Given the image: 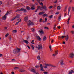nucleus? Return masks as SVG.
I'll use <instances>...</instances> for the list:
<instances>
[{
  "label": "nucleus",
  "instance_id": "obj_1",
  "mask_svg": "<svg viewBox=\"0 0 74 74\" xmlns=\"http://www.w3.org/2000/svg\"><path fill=\"white\" fill-rule=\"evenodd\" d=\"M45 66H44V69H47V66L53 67H56V66L53 65L51 64H45Z\"/></svg>",
  "mask_w": 74,
  "mask_h": 74
},
{
  "label": "nucleus",
  "instance_id": "obj_2",
  "mask_svg": "<svg viewBox=\"0 0 74 74\" xmlns=\"http://www.w3.org/2000/svg\"><path fill=\"white\" fill-rule=\"evenodd\" d=\"M18 11H23L25 13L27 12V10L26 9H25L23 8H21L20 9H18L17 10L16 12H18Z\"/></svg>",
  "mask_w": 74,
  "mask_h": 74
},
{
  "label": "nucleus",
  "instance_id": "obj_3",
  "mask_svg": "<svg viewBox=\"0 0 74 74\" xmlns=\"http://www.w3.org/2000/svg\"><path fill=\"white\" fill-rule=\"evenodd\" d=\"M38 47L36 46V48H38V50H40V49H42V45L41 44L38 45Z\"/></svg>",
  "mask_w": 74,
  "mask_h": 74
},
{
  "label": "nucleus",
  "instance_id": "obj_4",
  "mask_svg": "<svg viewBox=\"0 0 74 74\" xmlns=\"http://www.w3.org/2000/svg\"><path fill=\"white\" fill-rule=\"evenodd\" d=\"M40 10H44V11H47V7L45 5L43 6H41Z\"/></svg>",
  "mask_w": 74,
  "mask_h": 74
},
{
  "label": "nucleus",
  "instance_id": "obj_5",
  "mask_svg": "<svg viewBox=\"0 0 74 74\" xmlns=\"http://www.w3.org/2000/svg\"><path fill=\"white\" fill-rule=\"evenodd\" d=\"M29 23L27 24L28 26H30L34 25V24L33 23V22L30 21V20H29Z\"/></svg>",
  "mask_w": 74,
  "mask_h": 74
},
{
  "label": "nucleus",
  "instance_id": "obj_6",
  "mask_svg": "<svg viewBox=\"0 0 74 74\" xmlns=\"http://www.w3.org/2000/svg\"><path fill=\"white\" fill-rule=\"evenodd\" d=\"M13 53L14 54H16V53H18V52H19V51L17 50L16 49H14L13 50Z\"/></svg>",
  "mask_w": 74,
  "mask_h": 74
},
{
  "label": "nucleus",
  "instance_id": "obj_7",
  "mask_svg": "<svg viewBox=\"0 0 74 74\" xmlns=\"http://www.w3.org/2000/svg\"><path fill=\"white\" fill-rule=\"evenodd\" d=\"M19 18V15L15 16L14 18H12V20H11V21H14V19H16V18Z\"/></svg>",
  "mask_w": 74,
  "mask_h": 74
},
{
  "label": "nucleus",
  "instance_id": "obj_8",
  "mask_svg": "<svg viewBox=\"0 0 74 74\" xmlns=\"http://www.w3.org/2000/svg\"><path fill=\"white\" fill-rule=\"evenodd\" d=\"M74 54L73 53H70V55H69V57L71 58H74Z\"/></svg>",
  "mask_w": 74,
  "mask_h": 74
},
{
  "label": "nucleus",
  "instance_id": "obj_9",
  "mask_svg": "<svg viewBox=\"0 0 74 74\" xmlns=\"http://www.w3.org/2000/svg\"><path fill=\"white\" fill-rule=\"evenodd\" d=\"M24 21H25L26 22L28 21V17L26 16L24 18Z\"/></svg>",
  "mask_w": 74,
  "mask_h": 74
},
{
  "label": "nucleus",
  "instance_id": "obj_10",
  "mask_svg": "<svg viewBox=\"0 0 74 74\" xmlns=\"http://www.w3.org/2000/svg\"><path fill=\"white\" fill-rule=\"evenodd\" d=\"M64 37H66V38L65 39V40L66 41L68 40H69V36L68 35H66V36H64Z\"/></svg>",
  "mask_w": 74,
  "mask_h": 74
},
{
  "label": "nucleus",
  "instance_id": "obj_11",
  "mask_svg": "<svg viewBox=\"0 0 74 74\" xmlns=\"http://www.w3.org/2000/svg\"><path fill=\"white\" fill-rule=\"evenodd\" d=\"M19 71H20V72H25V70L22 69H19Z\"/></svg>",
  "mask_w": 74,
  "mask_h": 74
},
{
  "label": "nucleus",
  "instance_id": "obj_12",
  "mask_svg": "<svg viewBox=\"0 0 74 74\" xmlns=\"http://www.w3.org/2000/svg\"><path fill=\"white\" fill-rule=\"evenodd\" d=\"M39 32L41 34H44V33H43V30L41 29H40L39 30Z\"/></svg>",
  "mask_w": 74,
  "mask_h": 74
},
{
  "label": "nucleus",
  "instance_id": "obj_13",
  "mask_svg": "<svg viewBox=\"0 0 74 74\" xmlns=\"http://www.w3.org/2000/svg\"><path fill=\"white\" fill-rule=\"evenodd\" d=\"M32 10H35V8L34 7V6L32 5V7L30 8Z\"/></svg>",
  "mask_w": 74,
  "mask_h": 74
},
{
  "label": "nucleus",
  "instance_id": "obj_14",
  "mask_svg": "<svg viewBox=\"0 0 74 74\" xmlns=\"http://www.w3.org/2000/svg\"><path fill=\"white\" fill-rule=\"evenodd\" d=\"M71 10V7L69 6L68 8V15H69V13L70 12V11Z\"/></svg>",
  "mask_w": 74,
  "mask_h": 74
},
{
  "label": "nucleus",
  "instance_id": "obj_15",
  "mask_svg": "<svg viewBox=\"0 0 74 74\" xmlns=\"http://www.w3.org/2000/svg\"><path fill=\"white\" fill-rule=\"evenodd\" d=\"M60 62L61 65H64V64L63 63V60H61L60 61Z\"/></svg>",
  "mask_w": 74,
  "mask_h": 74
},
{
  "label": "nucleus",
  "instance_id": "obj_16",
  "mask_svg": "<svg viewBox=\"0 0 74 74\" xmlns=\"http://www.w3.org/2000/svg\"><path fill=\"white\" fill-rule=\"evenodd\" d=\"M36 37L38 40H39V41H41V38L40 37V36H36Z\"/></svg>",
  "mask_w": 74,
  "mask_h": 74
},
{
  "label": "nucleus",
  "instance_id": "obj_17",
  "mask_svg": "<svg viewBox=\"0 0 74 74\" xmlns=\"http://www.w3.org/2000/svg\"><path fill=\"white\" fill-rule=\"evenodd\" d=\"M26 9L27 10H28V11H29L31 10L29 6H27L26 7Z\"/></svg>",
  "mask_w": 74,
  "mask_h": 74
},
{
  "label": "nucleus",
  "instance_id": "obj_18",
  "mask_svg": "<svg viewBox=\"0 0 74 74\" xmlns=\"http://www.w3.org/2000/svg\"><path fill=\"white\" fill-rule=\"evenodd\" d=\"M44 13H45V12H40L39 13V15H42V14H43Z\"/></svg>",
  "mask_w": 74,
  "mask_h": 74
},
{
  "label": "nucleus",
  "instance_id": "obj_19",
  "mask_svg": "<svg viewBox=\"0 0 74 74\" xmlns=\"http://www.w3.org/2000/svg\"><path fill=\"white\" fill-rule=\"evenodd\" d=\"M2 18L3 19L5 20V19H6L7 18V16H6V15H5Z\"/></svg>",
  "mask_w": 74,
  "mask_h": 74
},
{
  "label": "nucleus",
  "instance_id": "obj_20",
  "mask_svg": "<svg viewBox=\"0 0 74 74\" xmlns=\"http://www.w3.org/2000/svg\"><path fill=\"white\" fill-rule=\"evenodd\" d=\"M57 9L58 10H60V9H61V7L60 6H58L57 7Z\"/></svg>",
  "mask_w": 74,
  "mask_h": 74
},
{
  "label": "nucleus",
  "instance_id": "obj_21",
  "mask_svg": "<svg viewBox=\"0 0 74 74\" xmlns=\"http://www.w3.org/2000/svg\"><path fill=\"white\" fill-rule=\"evenodd\" d=\"M43 41H45L46 40H47V37L46 36H45L43 37Z\"/></svg>",
  "mask_w": 74,
  "mask_h": 74
},
{
  "label": "nucleus",
  "instance_id": "obj_22",
  "mask_svg": "<svg viewBox=\"0 0 74 74\" xmlns=\"http://www.w3.org/2000/svg\"><path fill=\"white\" fill-rule=\"evenodd\" d=\"M24 42L25 43H26V44H29V41H27V40H24Z\"/></svg>",
  "mask_w": 74,
  "mask_h": 74
},
{
  "label": "nucleus",
  "instance_id": "obj_23",
  "mask_svg": "<svg viewBox=\"0 0 74 74\" xmlns=\"http://www.w3.org/2000/svg\"><path fill=\"white\" fill-rule=\"evenodd\" d=\"M37 59L38 60H40L41 59V58H40V56L38 55L37 56Z\"/></svg>",
  "mask_w": 74,
  "mask_h": 74
},
{
  "label": "nucleus",
  "instance_id": "obj_24",
  "mask_svg": "<svg viewBox=\"0 0 74 74\" xmlns=\"http://www.w3.org/2000/svg\"><path fill=\"white\" fill-rule=\"evenodd\" d=\"M31 47L32 48L33 50H34V47H33V45H31Z\"/></svg>",
  "mask_w": 74,
  "mask_h": 74
},
{
  "label": "nucleus",
  "instance_id": "obj_25",
  "mask_svg": "<svg viewBox=\"0 0 74 74\" xmlns=\"http://www.w3.org/2000/svg\"><path fill=\"white\" fill-rule=\"evenodd\" d=\"M73 73V70H71L70 71H69V74H72Z\"/></svg>",
  "mask_w": 74,
  "mask_h": 74
},
{
  "label": "nucleus",
  "instance_id": "obj_26",
  "mask_svg": "<svg viewBox=\"0 0 74 74\" xmlns=\"http://www.w3.org/2000/svg\"><path fill=\"white\" fill-rule=\"evenodd\" d=\"M42 16L44 17L47 16V17H48V15H47V14H43Z\"/></svg>",
  "mask_w": 74,
  "mask_h": 74
},
{
  "label": "nucleus",
  "instance_id": "obj_27",
  "mask_svg": "<svg viewBox=\"0 0 74 74\" xmlns=\"http://www.w3.org/2000/svg\"><path fill=\"white\" fill-rule=\"evenodd\" d=\"M31 71H32V72H33V73H34L35 72V70H34V69H31Z\"/></svg>",
  "mask_w": 74,
  "mask_h": 74
},
{
  "label": "nucleus",
  "instance_id": "obj_28",
  "mask_svg": "<svg viewBox=\"0 0 74 74\" xmlns=\"http://www.w3.org/2000/svg\"><path fill=\"white\" fill-rule=\"evenodd\" d=\"M70 18L69 17L68 18V20L67 21V24L68 25V24H69V21H70Z\"/></svg>",
  "mask_w": 74,
  "mask_h": 74
},
{
  "label": "nucleus",
  "instance_id": "obj_29",
  "mask_svg": "<svg viewBox=\"0 0 74 74\" xmlns=\"http://www.w3.org/2000/svg\"><path fill=\"white\" fill-rule=\"evenodd\" d=\"M62 17V16L60 15V16H59V17H58V20L59 21L61 20V18Z\"/></svg>",
  "mask_w": 74,
  "mask_h": 74
},
{
  "label": "nucleus",
  "instance_id": "obj_30",
  "mask_svg": "<svg viewBox=\"0 0 74 74\" xmlns=\"http://www.w3.org/2000/svg\"><path fill=\"white\" fill-rule=\"evenodd\" d=\"M49 18L50 19H52L53 18V15H51L49 16Z\"/></svg>",
  "mask_w": 74,
  "mask_h": 74
},
{
  "label": "nucleus",
  "instance_id": "obj_31",
  "mask_svg": "<svg viewBox=\"0 0 74 74\" xmlns=\"http://www.w3.org/2000/svg\"><path fill=\"white\" fill-rule=\"evenodd\" d=\"M58 51H55V56H56V55H58Z\"/></svg>",
  "mask_w": 74,
  "mask_h": 74
},
{
  "label": "nucleus",
  "instance_id": "obj_32",
  "mask_svg": "<svg viewBox=\"0 0 74 74\" xmlns=\"http://www.w3.org/2000/svg\"><path fill=\"white\" fill-rule=\"evenodd\" d=\"M67 7H66L65 8V9L64 10V12H66V10H67Z\"/></svg>",
  "mask_w": 74,
  "mask_h": 74
},
{
  "label": "nucleus",
  "instance_id": "obj_33",
  "mask_svg": "<svg viewBox=\"0 0 74 74\" xmlns=\"http://www.w3.org/2000/svg\"><path fill=\"white\" fill-rule=\"evenodd\" d=\"M40 70L42 71H44V68H41V69H40Z\"/></svg>",
  "mask_w": 74,
  "mask_h": 74
},
{
  "label": "nucleus",
  "instance_id": "obj_34",
  "mask_svg": "<svg viewBox=\"0 0 74 74\" xmlns=\"http://www.w3.org/2000/svg\"><path fill=\"white\" fill-rule=\"evenodd\" d=\"M37 8L38 9H39L40 10H42V9H40L41 7H40V6H38Z\"/></svg>",
  "mask_w": 74,
  "mask_h": 74
},
{
  "label": "nucleus",
  "instance_id": "obj_35",
  "mask_svg": "<svg viewBox=\"0 0 74 74\" xmlns=\"http://www.w3.org/2000/svg\"><path fill=\"white\" fill-rule=\"evenodd\" d=\"M49 48H50L51 51H52V48L51 47V46L50 45L49 46Z\"/></svg>",
  "mask_w": 74,
  "mask_h": 74
},
{
  "label": "nucleus",
  "instance_id": "obj_36",
  "mask_svg": "<svg viewBox=\"0 0 74 74\" xmlns=\"http://www.w3.org/2000/svg\"><path fill=\"white\" fill-rule=\"evenodd\" d=\"M53 8V6H50L49 7V9H51V8Z\"/></svg>",
  "mask_w": 74,
  "mask_h": 74
},
{
  "label": "nucleus",
  "instance_id": "obj_37",
  "mask_svg": "<svg viewBox=\"0 0 74 74\" xmlns=\"http://www.w3.org/2000/svg\"><path fill=\"white\" fill-rule=\"evenodd\" d=\"M32 32H34L35 31V29L34 28H32Z\"/></svg>",
  "mask_w": 74,
  "mask_h": 74
},
{
  "label": "nucleus",
  "instance_id": "obj_38",
  "mask_svg": "<svg viewBox=\"0 0 74 74\" xmlns=\"http://www.w3.org/2000/svg\"><path fill=\"white\" fill-rule=\"evenodd\" d=\"M39 4L42 5V6H43V3L42 2H41Z\"/></svg>",
  "mask_w": 74,
  "mask_h": 74
},
{
  "label": "nucleus",
  "instance_id": "obj_39",
  "mask_svg": "<svg viewBox=\"0 0 74 74\" xmlns=\"http://www.w3.org/2000/svg\"><path fill=\"white\" fill-rule=\"evenodd\" d=\"M40 68H43V66H42V64H40Z\"/></svg>",
  "mask_w": 74,
  "mask_h": 74
},
{
  "label": "nucleus",
  "instance_id": "obj_40",
  "mask_svg": "<svg viewBox=\"0 0 74 74\" xmlns=\"http://www.w3.org/2000/svg\"><path fill=\"white\" fill-rule=\"evenodd\" d=\"M13 32H14V33H16L17 31L16 30H14L13 31Z\"/></svg>",
  "mask_w": 74,
  "mask_h": 74
},
{
  "label": "nucleus",
  "instance_id": "obj_41",
  "mask_svg": "<svg viewBox=\"0 0 74 74\" xmlns=\"http://www.w3.org/2000/svg\"><path fill=\"white\" fill-rule=\"evenodd\" d=\"M8 13H9V12H8V11H7V13L5 15V16L6 15V16H7V15H8Z\"/></svg>",
  "mask_w": 74,
  "mask_h": 74
},
{
  "label": "nucleus",
  "instance_id": "obj_42",
  "mask_svg": "<svg viewBox=\"0 0 74 74\" xmlns=\"http://www.w3.org/2000/svg\"><path fill=\"white\" fill-rule=\"evenodd\" d=\"M44 29H49V28H48V27H45Z\"/></svg>",
  "mask_w": 74,
  "mask_h": 74
},
{
  "label": "nucleus",
  "instance_id": "obj_43",
  "mask_svg": "<svg viewBox=\"0 0 74 74\" xmlns=\"http://www.w3.org/2000/svg\"><path fill=\"white\" fill-rule=\"evenodd\" d=\"M8 35H9V34L8 33L6 34L5 35V37H8Z\"/></svg>",
  "mask_w": 74,
  "mask_h": 74
},
{
  "label": "nucleus",
  "instance_id": "obj_44",
  "mask_svg": "<svg viewBox=\"0 0 74 74\" xmlns=\"http://www.w3.org/2000/svg\"><path fill=\"white\" fill-rule=\"evenodd\" d=\"M43 73H44V74H48V72H43Z\"/></svg>",
  "mask_w": 74,
  "mask_h": 74
},
{
  "label": "nucleus",
  "instance_id": "obj_45",
  "mask_svg": "<svg viewBox=\"0 0 74 74\" xmlns=\"http://www.w3.org/2000/svg\"><path fill=\"white\" fill-rule=\"evenodd\" d=\"M14 69H19V68L18 67H15Z\"/></svg>",
  "mask_w": 74,
  "mask_h": 74
},
{
  "label": "nucleus",
  "instance_id": "obj_46",
  "mask_svg": "<svg viewBox=\"0 0 74 74\" xmlns=\"http://www.w3.org/2000/svg\"><path fill=\"white\" fill-rule=\"evenodd\" d=\"M17 50H18V51H21V49H18V48H17Z\"/></svg>",
  "mask_w": 74,
  "mask_h": 74
},
{
  "label": "nucleus",
  "instance_id": "obj_47",
  "mask_svg": "<svg viewBox=\"0 0 74 74\" xmlns=\"http://www.w3.org/2000/svg\"><path fill=\"white\" fill-rule=\"evenodd\" d=\"M57 28H58V29H60L61 28L60 26H58L57 27Z\"/></svg>",
  "mask_w": 74,
  "mask_h": 74
},
{
  "label": "nucleus",
  "instance_id": "obj_48",
  "mask_svg": "<svg viewBox=\"0 0 74 74\" xmlns=\"http://www.w3.org/2000/svg\"><path fill=\"white\" fill-rule=\"evenodd\" d=\"M21 21H22V20H21V19H20V20L19 21H18V22H17V23H18V24L19 23V22H21Z\"/></svg>",
  "mask_w": 74,
  "mask_h": 74
},
{
  "label": "nucleus",
  "instance_id": "obj_49",
  "mask_svg": "<svg viewBox=\"0 0 74 74\" xmlns=\"http://www.w3.org/2000/svg\"><path fill=\"white\" fill-rule=\"evenodd\" d=\"M4 30H7V27H5L4 28Z\"/></svg>",
  "mask_w": 74,
  "mask_h": 74
},
{
  "label": "nucleus",
  "instance_id": "obj_50",
  "mask_svg": "<svg viewBox=\"0 0 74 74\" xmlns=\"http://www.w3.org/2000/svg\"><path fill=\"white\" fill-rule=\"evenodd\" d=\"M57 2H58V1L56 0V1L54 2V3H57Z\"/></svg>",
  "mask_w": 74,
  "mask_h": 74
},
{
  "label": "nucleus",
  "instance_id": "obj_51",
  "mask_svg": "<svg viewBox=\"0 0 74 74\" xmlns=\"http://www.w3.org/2000/svg\"><path fill=\"white\" fill-rule=\"evenodd\" d=\"M47 18H45V22H47Z\"/></svg>",
  "mask_w": 74,
  "mask_h": 74
},
{
  "label": "nucleus",
  "instance_id": "obj_52",
  "mask_svg": "<svg viewBox=\"0 0 74 74\" xmlns=\"http://www.w3.org/2000/svg\"><path fill=\"white\" fill-rule=\"evenodd\" d=\"M54 27L55 28H56V25L55 24V25H54Z\"/></svg>",
  "mask_w": 74,
  "mask_h": 74
},
{
  "label": "nucleus",
  "instance_id": "obj_53",
  "mask_svg": "<svg viewBox=\"0 0 74 74\" xmlns=\"http://www.w3.org/2000/svg\"><path fill=\"white\" fill-rule=\"evenodd\" d=\"M12 60L13 61V62H14V61H15V59H12Z\"/></svg>",
  "mask_w": 74,
  "mask_h": 74
},
{
  "label": "nucleus",
  "instance_id": "obj_54",
  "mask_svg": "<svg viewBox=\"0 0 74 74\" xmlns=\"http://www.w3.org/2000/svg\"><path fill=\"white\" fill-rule=\"evenodd\" d=\"M64 16H66L67 15L66 14V13H64Z\"/></svg>",
  "mask_w": 74,
  "mask_h": 74
},
{
  "label": "nucleus",
  "instance_id": "obj_55",
  "mask_svg": "<svg viewBox=\"0 0 74 74\" xmlns=\"http://www.w3.org/2000/svg\"><path fill=\"white\" fill-rule=\"evenodd\" d=\"M39 66H37V65H36L35 66V67H36V68H38Z\"/></svg>",
  "mask_w": 74,
  "mask_h": 74
},
{
  "label": "nucleus",
  "instance_id": "obj_56",
  "mask_svg": "<svg viewBox=\"0 0 74 74\" xmlns=\"http://www.w3.org/2000/svg\"><path fill=\"white\" fill-rule=\"evenodd\" d=\"M53 41H54V40L53 39V40L51 42V43H53Z\"/></svg>",
  "mask_w": 74,
  "mask_h": 74
},
{
  "label": "nucleus",
  "instance_id": "obj_57",
  "mask_svg": "<svg viewBox=\"0 0 74 74\" xmlns=\"http://www.w3.org/2000/svg\"><path fill=\"white\" fill-rule=\"evenodd\" d=\"M37 1H38V3H40V1L39 0H36Z\"/></svg>",
  "mask_w": 74,
  "mask_h": 74
},
{
  "label": "nucleus",
  "instance_id": "obj_58",
  "mask_svg": "<svg viewBox=\"0 0 74 74\" xmlns=\"http://www.w3.org/2000/svg\"><path fill=\"white\" fill-rule=\"evenodd\" d=\"M72 10L73 11H74V7H72Z\"/></svg>",
  "mask_w": 74,
  "mask_h": 74
},
{
  "label": "nucleus",
  "instance_id": "obj_59",
  "mask_svg": "<svg viewBox=\"0 0 74 74\" xmlns=\"http://www.w3.org/2000/svg\"><path fill=\"white\" fill-rule=\"evenodd\" d=\"M73 2V0H71L70 2V3H71Z\"/></svg>",
  "mask_w": 74,
  "mask_h": 74
},
{
  "label": "nucleus",
  "instance_id": "obj_60",
  "mask_svg": "<svg viewBox=\"0 0 74 74\" xmlns=\"http://www.w3.org/2000/svg\"><path fill=\"white\" fill-rule=\"evenodd\" d=\"M42 19L41 18L40 20V22H41V21H42Z\"/></svg>",
  "mask_w": 74,
  "mask_h": 74
},
{
  "label": "nucleus",
  "instance_id": "obj_61",
  "mask_svg": "<svg viewBox=\"0 0 74 74\" xmlns=\"http://www.w3.org/2000/svg\"><path fill=\"white\" fill-rule=\"evenodd\" d=\"M27 47H28V48H29V49H30V47L29 46L27 45Z\"/></svg>",
  "mask_w": 74,
  "mask_h": 74
},
{
  "label": "nucleus",
  "instance_id": "obj_62",
  "mask_svg": "<svg viewBox=\"0 0 74 74\" xmlns=\"http://www.w3.org/2000/svg\"><path fill=\"white\" fill-rule=\"evenodd\" d=\"M59 13L58 12H57L56 13H55V14L56 15V14H57V15L59 14Z\"/></svg>",
  "mask_w": 74,
  "mask_h": 74
},
{
  "label": "nucleus",
  "instance_id": "obj_63",
  "mask_svg": "<svg viewBox=\"0 0 74 74\" xmlns=\"http://www.w3.org/2000/svg\"><path fill=\"white\" fill-rule=\"evenodd\" d=\"M71 32L72 33V34H74V31H72Z\"/></svg>",
  "mask_w": 74,
  "mask_h": 74
},
{
  "label": "nucleus",
  "instance_id": "obj_64",
  "mask_svg": "<svg viewBox=\"0 0 74 74\" xmlns=\"http://www.w3.org/2000/svg\"><path fill=\"white\" fill-rule=\"evenodd\" d=\"M11 74H15V73H14V72H12L11 73Z\"/></svg>",
  "mask_w": 74,
  "mask_h": 74
}]
</instances>
